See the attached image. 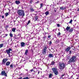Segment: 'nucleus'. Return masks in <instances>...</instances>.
<instances>
[{
    "instance_id": "obj_1",
    "label": "nucleus",
    "mask_w": 79,
    "mask_h": 79,
    "mask_svg": "<svg viewBox=\"0 0 79 79\" xmlns=\"http://www.w3.org/2000/svg\"><path fill=\"white\" fill-rule=\"evenodd\" d=\"M17 14L23 18L25 16L24 11L22 10H17Z\"/></svg>"
},
{
    "instance_id": "obj_2",
    "label": "nucleus",
    "mask_w": 79,
    "mask_h": 79,
    "mask_svg": "<svg viewBox=\"0 0 79 79\" xmlns=\"http://www.w3.org/2000/svg\"><path fill=\"white\" fill-rule=\"evenodd\" d=\"M76 61V57L75 56H73L68 61V63H71L73 62H75Z\"/></svg>"
},
{
    "instance_id": "obj_3",
    "label": "nucleus",
    "mask_w": 79,
    "mask_h": 79,
    "mask_svg": "<svg viewBox=\"0 0 79 79\" xmlns=\"http://www.w3.org/2000/svg\"><path fill=\"white\" fill-rule=\"evenodd\" d=\"M59 69L61 70H63L65 68V64L64 63H60L59 64Z\"/></svg>"
},
{
    "instance_id": "obj_4",
    "label": "nucleus",
    "mask_w": 79,
    "mask_h": 79,
    "mask_svg": "<svg viewBox=\"0 0 79 79\" xmlns=\"http://www.w3.org/2000/svg\"><path fill=\"white\" fill-rule=\"evenodd\" d=\"M52 70L53 71L55 75H58V70L57 69L55 68H52Z\"/></svg>"
},
{
    "instance_id": "obj_5",
    "label": "nucleus",
    "mask_w": 79,
    "mask_h": 79,
    "mask_svg": "<svg viewBox=\"0 0 79 79\" xmlns=\"http://www.w3.org/2000/svg\"><path fill=\"white\" fill-rule=\"evenodd\" d=\"M47 46H44L42 52V53L43 55H45V54H46V51H47L46 49H47Z\"/></svg>"
},
{
    "instance_id": "obj_6",
    "label": "nucleus",
    "mask_w": 79,
    "mask_h": 79,
    "mask_svg": "<svg viewBox=\"0 0 79 79\" xmlns=\"http://www.w3.org/2000/svg\"><path fill=\"white\" fill-rule=\"evenodd\" d=\"M6 53L9 55L10 53L12 52V49L11 48H9L8 49L6 50Z\"/></svg>"
},
{
    "instance_id": "obj_7",
    "label": "nucleus",
    "mask_w": 79,
    "mask_h": 79,
    "mask_svg": "<svg viewBox=\"0 0 79 79\" xmlns=\"http://www.w3.org/2000/svg\"><path fill=\"white\" fill-rule=\"evenodd\" d=\"M8 60V59L6 58L4 59L2 61V64H5V63H6V62Z\"/></svg>"
},
{
    "instance_id": "obj_8",
    "label": "nucleus",
    "mask_w": 79,
    "mask_h": 79,
    "mask_svg": "<svg viewBox=\"0 0 79 79\" xmlns=\"http://www.w3.org/2000/svg\"><path fill=\"white\" fill-rule=\"evenodd\" d=\"M1 75L2 76H4L6 77L7 76V74H6V73L5 72V71H2Z\"/></svg>"
},
{
    "instance_id": "obj_9",
    "label": "nucleus",
    "mask_w": 79,
    "mask_h": 79,
    "mask_svg": "<svg viewBox=\"0 0 79 79\" xmlns=\"http://www.w3.org/2000/svg\"><path fill=\"white\" fill-rule=\"evenodd\" d=\"M54 56L53 55V54H49V56H48L49 58H53Z\"/></svg>"
},
{
    "instance_id": "obj_10",
    "label": "nucleus",
    "mask_w": 79,
    "mask_h": 79,
    "mask_svg": "<svg viewBox=\"0 0 79 79\" xmlns=\"http://www.w3.org/2000/svg\"><path fill=\"white\" fill-rule=\"evenodd\" d=\"M21 47H24L26 45H25V43H24L22 42L21 43Z\"/></svg>"
},
{
    "instance_id": "obj_11",
    "label": "nucleus",
    "mask_w": 79,
    "mask_h": 79,
    "mask_svg": "<svg viewBox=\"0 0 79 79\" xmlns=\"http://www.w3.org/2000/svg\"><path fill=\"white\" fill-rule=\"evenodd\" d=\"M70 50H71V48L70 47H68L66 48L65 51L66 52H69Z\"/></svg>"
},
{
    "instance_id": "obj_12",
    "label": "nucleus",
    "mask_w": 79,
    "mask_h": 79,
    "mask_svg": "<svg viewBox=\"0 0 79 79\" xmlns=\"http://www.w3.org/2000/svg\"><path fill=\"white\" fill-rule=\"evenodd\" d=\"M33 19L35 21H37V19H38V16H36L35 17H34Z\"/></svg>"
},
{
    "instance_id": "obj_13",
    "label": "nucleus",
    "mask_w": 79,
    "mask_h": 79,
    "mask_svg": "<svg viewBox=\"0 0 79 79\" xmlns=\"http://www.w3.org/2000/svg\"><path fill=\"white\" fill-rule=\"evenodd\" d=\"M20 3H21V2L19 1H15V3L16 4H17V5H19Z\"/></svg>"
},
{
    "instance_id": "obj_14",
    "label": "nucleus",
    "mask_w": 79,
    "mask_h": 79,
    "mask_svg": "<svg viewBox=\"0 0 79 79\" xmlns=\"http://www.w3.org/2000/svg\"><path fill=\"white\" fill-rule=\"evenodd\" d=\"M10 64V62H7L6 64V66H9Z\"/></svg>"
},
{
    "instance_id": "obj_15",
    "label": "nucleus",
    "mask_w": 79,
    "mask_h": 79,
    "mask_svg": "<svg viewBox=\"0 0 79 79\" xmlns=\"http://www.w3.org/2000/svg\"><path fill=\"white\" fill-rule=\"evenodd\" d=\"M70 27H68L67 26L66 28V30L67 31H69V29H70Z\"/></svg>"
},
{
    "instance_id": "obj_16",
    "label": "nucleus",
    "mask_w": 79,
    "mask_h": 79,
    "mask_svg": "<svg viewBox=\"0 0 79 79\" xmlns=\"http://www.w3.org/2000/svg\"><path fill=\"white\" fill-rule=\"evenodd\" d=\"M65 8H65V7L64 6H62L60 7V10H65Z\"/></svg>"
},
{
    "instance_id": "obj_17",
    "label": "nucleus",
    "mask_w": 79,
    "mask_h": 79,
    "mask_svg": "<svg viewBox=\"0 0 79 79\" xmlns=\"http://www.w3.org/2000/svg\"><path fill=\"white\" fill-rule=\"evenodd\" d=\"M44 14L46 15V16H47L49 14V12L48 11H47Z\"/></svg>"
},
{
    "instance_id": "obj_18",
    "label": "nucleus",
    "mask_w": 79,
    "mask_h": 79,
    "mask_svg": "<svg viewBox=\"0 0 79 79\" xmlns=\"http://www.w3.org/2000/svg\"><path fill=\"white\" fill-rule=\"evenodd\" d=\"M55 63V62H54V61H52L51 62V65H54Z\"/></svg>"
},
{
    "instance_id": "obj_19",
    "label": "nucleus",
    "mask_w": 79,
    "mask_h": 79,
    "mask_svg": "<svg viewBox=\"0 0 79 79\" xmlns=\"http://www.w3.org/2000/svg\"><path fill=\"white\" fill-rule=\"evenodd\" d=\"M40 8H43V6H44V4L42 3H41L40 4Z\"/></svg>"
},
{
    "instance_id": "obj_20",
    "label": "nucleus",
    "mask_w": 79,
    "mask_h": 79,
    "mask_svg": "<svg viewBox=\"0 0 79 79\" xmlns=\"http://www.w3.org/2000/svg\"><path fill=\"white\" fill-rule=\"evenodd\" d=\"M49 78H52V74L50 73L49 76Z\"/></svg>"
},
{
    "instance_id": "obj_21",
    "label": "nucleus",
    "mask_w": 79,
    "mask_h": 79,
    "mask_svg": "<svg viewBox=\"0 0 79 79\" xmlns=\"http://www.w3.org/2000/svg\"><path fill=\"white\" fill-rule=\"evenodd\" d=\"M28 53V50H26L25 51V54L26 55H27V54Z\"/></svg>"
},
{
    "instance_id": "obj_22",
    "label": "nucleus",
    "mask_w": 79,
    "mask_h": 79,
    "mask_svg": "<svg viewBox=\"0 0 79 79\" xmlns=\"http://www.w3.org/2000/svg\"><path fill=\"white\" fill-rule=\"evenodd\" d=\"M30 10L31 11H34V9L32 8H30Z\"/></svg>"
},
{
    "instance_id": "obj_23",
    "label": "nucleus",
    "mask_w": 79,
    "mask_h": 79,
    "mask_svg": "<svg viewBox=\"0 0 79 79\" xmlns=\"http://www.w3.org/2000/svg\"><path fill=\"white\" fill-rule=\"evenodd\" d=\"M16 30V28H13L12 29V31L13 32H15V31Z\"/></svg>"
},
{
    "instance_id": "obj_24",
    "label": "nucleus",
    "mask_w": 79,
    "mask_h": 79,
    "mask_svg": "<svg viewBox=\"0 0 79 79\" xmlns=\"http://www.w3.org/2000/svg\"><path fill=\"white\" fill-rule=\"evenodd\" d=\"M73 30L72 29H70V30L69 31V32H71V33H72V32H73Z\"/></svg>"
},
{
    "instance_id": "obj_25",
    "label": "nucleus",
    "mask_w": 79,
    "mask_h": 79,
    "mask_svg": "<svg viewBox=\"0 0 79 79\" xmlns=\"http://www.w3.org/2000/svg\"><path fill=\"white\" fill-rule=\"evenodd\" d=\"M3 44H0V48H2V47H3Z\"/></svg>"
},
{
    "instance_id": "obj_26",
    "label": "nucleus",
    "mask_w": 79,
    "mask_h": 79,
    "mask_svg": "<svg viewBox=\"0 0 79 79\" xmlns=\"http://www.w3.org/2000/svg\"><path fill=\"white\" fill-rule=\"evenodd\" d=\"M73 22V20L71 19L70 21L69 22V23L70 24H71L72 23V22Z\"/></svg>"
},
{
    "instance_id": "obj_27",
    "label": "nucleus",
    "mask_w": 79,
    "mask_h": 79,
    "mask_svg": "<svg viewBox=\"0 0 79 79\" xmlns=\"http://www.w3.org/2000/svg\"><path fill=\"white\" fill-rule=\"evenodd\" d=\"M10 35L11 37H13V34L10 33Z\"/></svg>"
},
{
    "instance_id": "obj_28",
    "label": "nucleus",
    "mask_w": 79,
    "mask_h": 79,
    "mask_svg": "<svg viewBox=\"0 0 79 79\" xmlns=\"http://www.w3.org/2000/svg\"><path fill=\"white\" fill-rule=\"evenodd\" d=\"M6 16H8V13H6L5 14Z\"/></svg>"
},
{
    "instance_id": "obj_29",
    "label": "nucleus",
    "mask_w": 79,
    "mask_h": 79,
    "mask_svg": "<svg viewBox=\"0 0 79 79\" xmlns=\"http://www.w3.org/2000/svg\"><path fill=\"white\" fill-rule=\"evenodd\" d=\"M34 69H35V68H34L33 69L31 70L30 71H31V72H32V71H34Z\"/></svg>"
},
{
    "instance_id": "obj_30",
    "label": "nucleus",
    "mask_w": 79,
    "mask_h": 79,
    "mask_svg": "<svg viewBox=\"0 0 79 79\" xmlns=\"http://www.w3.org/2000/svg\"><path fill=\"white\" fill-rule=\"evenodd\" d=\"M23 79H29V78L28 77H27L24 78Z\"/></svg>"
},
{
    "instance_id": "obj_31",
    "label": "nucleus",
    "mask_w": 79,
    "mask_h": 79,
    "mask_svg": "<svg viewBox=\"0 0 79 79\" xmlns=\"http://www.w3.org/2000/svg\"><path fill=\"white\" fill-rule=\"evenodd\" d=\"M30 23H31V21L29 20L28 22V23L27 24V25H28V24H29Z\"/></svg>"
},
{
    "instance_id": "obj_32",
    "label": "nucleus",
    "mask_w": 79,
    "mask_h": 79,
    "mask_svg": "<svg viewBox=\"0 0 79 79\" xmlns=\"http://www.w3.org/2000/svg\"><path fill=\"white\" fill-rule=\"evenodd\" d=\"M43 38L44 39V40H45V39H46V36H44Z\"/></svg>"
},
{
    "instance_id": "obj_33",
    "label": "nucleus",
    "mask_w": 79,
    "mask_h": 79,
    "mask_svg": "<svg viewBox=\"0 0 79 79\" xmlns=\"http://www.w3.org/2000/svg\"><path fill=\"white\" fill-rule=\"evenodd\" d=\"M48 38L49 39L51 37V35H48Z\"/></svg>"
},
{
    "instance_id": "obj_34",
    "label": "nucleus",
    "mask_w": 79,
    "mask_h": 79,
    "mask_svg": "<svg viewBox=\"0 0 79 79\" xmlns=\"http://www.w3.org/2000/svg\"><path fill=\"white\" fill-rule=\"evenodd\" d=\"M61 34V33H60V32H59L58 35H57L58 36V35H60Z\"/></svg>"
},
{
    "instance_id": "obj_35",
    "label": "nucleus",
    "mask_w": 79,
    "mask_h": 79,
    "mask_svg": "<svg viewBox=\"0 0 79 79\" xmlns=\"http://www.w3.org/2000/svg\"><path fill=\"white\" fill-rule=\"evenodd\" d=\"M64 76V75H62L61 76V77L62 78H63V76Z\"/></svg>"
},
{
    "instance_id": "obj_36",
    "label": "nucleus",
    "mask_w": 79,
    "mask_h": 79,
    "mask_svg": "<svg viewBox=\"0 0 79 79\" xmlns=\"http://www.w3.org/2000/svg\"><path fill=\"white\" fill-rule=\"evenodd\" d=\"M32 2H33V1L32 0H31L30 2V3H32Z\"/></svg>"
},
{
    "instance_id": "obj_37",
    "label": "nucleus",
    "mask_w": 79,
    "mask_h": 79,
    "mask_svg": "<svg viewBox=\"0 0 79 79\" xmlns=\"http://www.w3.org/2000/svg\"><path fill=\"white\" fill-rule=\"evenodd\" d=\"M57 27H60V24H57Z\"/></svg>"
},
{
    "instance_id": "obj_38",
    "label": "nucleus",
    "mask_w": 79,
    "mask_h": 79,
    "mask_svg": "<svg viewBox=\"0 0 79 79\" xmlns=\"http://www.w3.org/2000/svg\"><path fill=\"white\" fill-rule=\"evenodd\" d=\"M13 65H10V68H13Z\"/></svg>"
},
{
    "instance_id": "obj_39",
    "label": "nucleus",
    "mask_w": 79,
    "mask_h": 79,
    "mask_svg": "<svg viewBox=\"0 0 79 79\" xmlns=\"http://www.w3.org/2000/svg\"><path fill=\"white\" fill-rule=\"evenodd\" d=\"M69 54H71V51H69Z\"/></svg>"
},
{
    "instance_id": "obj_40",
    "label": "nucleus",
    "mask_w": 79,
    "mask_h": 79,
    "mask_svg": "<svg viewBox=\"0 0 79 79\" xmlns=\"http://www.w3.org/2000/svg\"><path fill=\"white\" fill-rule=\"evenodd\" d=\"M2 18L3 19V18H4V16H3V15H2Z\"/></svg>"
},
{
    "instance_id": "obj_41",
    "label": "nucleus",
    "mask_w": 79,
    "mask_h": 79,
    "mask_svg": "<svg viewBox=\"0 0 79 79\" xmlns=\"http://www.w3.org/2000/svg\"><path fill=\"white\" fill-rule=\"evenodd\" d=\"M52 44V41H50L49 43V44Z\"/></svg>"
},
{
    "instance_id": "obj_42",
    "label": "nucleus",
    "mask_w": 79,
    "mask_h": 79,
    "mask_svg": "<svg viewBox=\"0 0 79 79\" xmlns=\"http://www.w3.org/2000/svg\"><path fill=\"white\" fill-rule=\"evenodd\" d=\"M39 1H38L37 2H35V3H39Z\"/></svg>"
},
{
    "instance_id": "obj_43",
    "label": "nucleus",
    "mask_w": 79,
    "mask_h": 79,
    "mask_svg": "<svg viewBox=\"0 0 79 79\" xmlns=\"http://www.w3.org/2000/svg\"><path fill=\"white\" fill-rule=\"evenodd\" d=\"M5 53H6V50L5 51H4Z\"/></svg>"
},
{
    "instance_id": "obj_44",
    "label": "nucleus",
    "mask_w": 79,
    "mask_h": 79,
    "mask_svg": "<svg viewBox=\"0 0 79 79\" xmlns=\"http://www.w3.org/2000/svg\"><path fill=\"white\" fill-rule=\"evenodd\" d=\"M39 73H40V71H38V74H39Z\"/></svg>"
},
{
    "instance_id": "obj_45",
    "label": "nucleus",
    "mask_w": 79,
    "mask_h": 79,
    "mask_svg": "<svg viewBox=\"0 0 79 79\" xmlns=\"http://www.w3.org/2000/svg\"><path fill=\"white\" fill-rule=\"evenodd\" d=\"M8 35L7 34H5V35H6V36H7V35Z\"/></svg>"
},
{
    "instance_id": "obj_46",
    "label": "nucleus",
    "mask_w": 79,
    "mask_h": 79,
    "mask_svg": "<svg viewBox=\"0 0 79 79\" xmlns=\"http://www.w3.org/2000/svg\"><path fill=\"white\" fill-rule=\"evenodd\" d=\"M19 79H22V77L19 78Z\"/></svg>"
},
{
    "instance_id": "obj_47",
    "label": "nucleus",
    "mask_w": 79,
    "mask_h": 79,
    "mask_svg": "<svg viewBox=\"0 0 79 79\" xmlns=\"http://www.w3.org/2000/svg\"><path fill=\"white\" fill-rule=\"evenodd\" d=\"M47 7H46L45 10H47Z\"/></svg>"
},
{
    "instance_id": "obj_48",
    "label": "nucleus",
    "mask_w": 79,
    "mask_h": 79,
    "mask_svg": "<svg viewBox=\"0 0 79 79\" xmlns=\"http://www.w3.org/2000/svg\"><path fill=\"white\" fill-rule=\"evenodd\" d=\"M5 37H6V36H3V38H5Z\"/></svg>"
},
{
    "instance_id": "obj_49",
    "label": "nucleus",
    "mask_w": 79,
    "mask_h": 79,
    "mask_svg": "<svg viewBox=\"0 0 79 79\" xmlns=\"http://www.w3.org/2000/svg\"><path fill=\"white\" fill-rule=\"evenodd\" d=\"M56 10H55V12H56Z\"/></svg>"
},
{
    "instance_id": "obj_50",
    "label": "nucleus",
    "mask_w": 79,
    "mask_h": 79,
    "mask_svg": "<svg viewBox=\"0 0 79 79\" xmlns=\"http://www.w3.org/2000/svg\"><path fill=\"white\" fill-rule=\"evenodd\" d=\"M76 79H79V78H77Z\"/></svg>"
},
{
    "instance_id": "obj_51",
    "label": "nucleus",
    "mask_w": 79,
    "mask_h": 79,
    "mask_svg": "<svg viewBox=\"0 0 79 79\" xmlns=\"http://www.w3.org/2000/svg\"><path fill=\"white\" fill-rule=\"evenodd\" d=\"M26 71H27V70H26Z\"/></svg>"
}]
</instances>
